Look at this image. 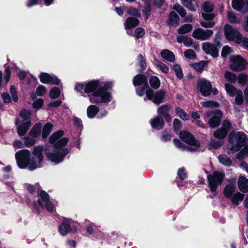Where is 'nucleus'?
<instances>
[{
	"label": "nucleus",
	"instance_id": "f257e3e1",
	"mask_svg": "<svg viewBox=\"0 0 248 248\" xmlns=\"http://www.w3.org/2000/svg\"><path fill=\"white\" fill-rule=\"evenodd\" d=\"M101 85V82L99 80H93L84 83H77L75 90L78 92L84 90L86 93H92L88 95L92 103H108L112 99V94L103 89H100Z\"/></svg>",
	"mask_w": 248,
	"mask_h": 248
},
{
	"label": "nucleus",
	"instance_id": "f03ea898",
	"mask_svg": "<svg viewBox=\"0 0 248 248\" xmlns=\"http://www.w3.org/2000/svg\"><path fill=\"white\" fill-rule=\"evenodd\" d=\"M42 146H37L33 148L32 155L28 150H23L17 152L15 157L19 168H27L30 170H33L42 166L44 156Z\"/></svg>",
	"mask_w": 248,
	"mask_h": 248
},
{
	"label": "nucleus",
	"instance_id": "7ed1b4c3",
	"mask_svg": "<svg viewBox=\"0 0 248 248\" xmlns=\"http://www.w3.org/2000/svg\"><path fill=\"white\" fill-rule=\"evenodd\" d=\"M63 135V131L60 130L53 133L49 138V142L54 144V150L46 153L47 158L56 163L62 162L65 156L69 153V150L65 147L68 140L63 138L58 140Z\"/></svg>",
	"mask_w": 248,
	"mask_h": 248
},
{
	"label": "nucleus",
	"instance_id": "20e7f679",
	"mask_svg": "<svg viewBox=\"0 0 248 248\" xmlns=\"http://www.w3.org/2000/svg\"><path fill=\"white\" fill-rule=\"evenodd\" d=\"M228 139L229 144L227 148L228 154H233L242 149L237 154L236 157L241 159L248 155V138L245 134L242 132H232L229 135Z\"/></svg>",
	"mask_w": 248,
	"mask_h": 248
},
{
	"label": "nucleus",
	"instance_id": "39448f33",
	"mask_svg": "<svg viewBox=\"0 0 248 248\" xmlns=\"http://www.w3.org/2000/svg\"><path fill=\"white\" fill-rule=\"evenodd\" d=\"M179 137L187 144V146H186L178 140L174 139L173 140L174 143L181 150L195 151L199 149L200 146L199 142L196 140L193 135L188 131H181L179 133Z\"/></svg>",
	"mask_w": 248,
	"mask_h": 248
},
{
	"label": "nucleus",
	"instance_id": "423d86ee",
	"mask_svg": "<svg viewBox=\"0 0 248 248\" xmlns=\"http://www.w3.org/2000/svg\"><path fill=\"white\" fill-rule=\"evenodd\" d=\"M224 30L225 37L228 41L240 44L242 35L237 28L229 24H226L224 26Z\"/></svg>",
	"mask_w": 248,
	"mask_h": 248
},
{
	"label": "nucleus",
	"instance_id": "0eeeda50",
	"mask_svg": "<svg viewBox=\"0 0 248 248\" xmlns=\"http://www.w3.org/2000/svg\"><path fill=\"white\" fill-rule=\"evenodd\" d=\"M230 61V68L234 71H240L245 70L248 64L246 60L239 55L231 56Z\"/></svg>",
	"mask_w": 248,
	"mask_h": 248
},
{
	"label": "nucleus",
	"instance_id": "6e6552de",
	"mask_svg": "<svg viewBox=\"0 0 248 248\" xmlns=\"http://www.w3.org/2000/svg\"><path fill=\"white\" fill-rule=\"evenodd\" d=\"M224 174L220 171H215L212 174L208 175V180L210 189L212 192L216 191L217 186L222 182Z\"/></svg>",
	"mask_w": 248,
	"mask_h": 248
},
{
	"label": "nucleus",
	"instance_id": "1a4fd4ad",
	"mask_svg": "<svg viewBox=\"0 0 248 248\" xmlns=\"http://www.w3.org/2000/svg\"><path fill=\"white\" fill-rule=\"evenodd\" d=\"M166 92L162 90H158L155 93L151 89H148L146 93L148 99L152 101L155 104L159 105L163 102Z\"/></svg>",
	"mask_w": 248,
	"mask_h": 248
},
{
	"label": "nucleus",
	"instance_id": "9d476101",
	"mask_svg": "<svg viewBox=\"0 0 248 248\" xmlns=\"http://www.w3.org/2000/svg\"><path fill=\"white\" fill-rule=\"evenodd\" d=\"M40 197L38 201L39 205L46 208L49 212H52L54 209V206L53 202L50 201L48 194L44 191H41Z\"/></svg>",
	"mask_w": 248,
	"mask_h": 248
},
{
	"label": "nucleus",
	"instance_id": "9b49d317",
	"mask_svg": "<svg viewBox=\"0 0 248 248\" xmlns=\"http://www.w3.org/2000/svg\"><path fill=\"white\" fill-rule=\"evenodd\" d=\"M197 88L202 95L207 96L211 93L212 85L209 81L205 78H202L198 81Z\"/></svg>",
	"mask_w": 248,
	"mask_h": 248
},
{
	"label": "nucleus",
	"instance_id": "f8f14e48",
	"mask_svg": "<svg viewBox=\"0 0 248 248\" xmlns=\"http://www.w3.org/2000/svg\"><path fill=\"white\" fill-rule=\"evenodd\" d=\"M206 115L208 117H211L208 121L211 127H216L219 124L222 117V114L220 110L209 111Z\"/></svg>",
	"mask_w": 248,
	"mask_h": 248
},
{
	"label": "nucleus",
	"instance_id": "ddd939ff",
	"mask_svg": "<svg viewBox=\"0 0 248 248\" xmlns=\"http://www.w3.org/2000/svg\"><path fill=\"white\" fill-rule=\"evenodd\" d=\"M213 34L211 30H204L202 28H197L193 31L192 36L197 39L206 40L208 39Z\"/></svg>",
	"mask_w": 248,
	"mask_h": 248
},
{
	"label": "nucleus",
	"instance_id": "4468645a",
	"mask_svg": "<svg viewBox=\"0 0 248 248\" xmlns=\"http://www.w3.org/2000/svg\"><path fill=\"white\" fill-rule=\"evenodd\" d=\"M39 78L40 81L44 84L59 85L60 83V80L55 75L47 73L41 72Z\"/></svg>",
	"mask_w": 248,
	"mask_h": 248
},
{
	"label": "nucleus",
	"instance_id": "2eb2a0df",
	"mask_svg": "<svg viewBox=\"0 0 248 248\" xmlns=\"http://www.w3.org/2000/svg\"><path fill=\"white\" fill-rule=\"evenodd\" d=\"M202 20L200 23L201 25L205 28L213 27L215 25L214 20L215 15L214 14L202 13Z\"/></svg>",
	"mask_w": 248,
	"mask_h": 248
},
{
	"label": "nucleus",
	"instance_id": "dca6fc26",
	"mask_svg": "<svg viewBox=\"0 0 248 248\" xmlns=\"http://www.w3.org/2000/svg\"><path fill=\"white\" fill-rule=\"evenodd\" d=\"M231 124L229 121L227 120L224 121L221 128L218 129L214 133V137L218 139H222L225 138L228 130L231 128Z\"/></svg>",
	"mask_w": 248,
	"mask_h": 248
},
{
	"label": "nucleus",
	"instance_id": "f3484780",
	"mask_svg": "<svg viewBox=\"0 0 248 248\" xmlns=\"http://www.w3.org/2000/svg\"><path fill=\"white\" fill-rule=\"evenodd\" d=\"M74 222L70 219H64L59 227V231L62 235H65L71 231Z\"/></svg>",
	"mask_w": 248,
	"mask_h": 248
},
{
	"label": "nucleus",
	"instance_id": "a211bd4d",
	"mask_svg": "<svg viewBox=\"0 0 248 248\" xmlns=\"http://www.w3.org/2000/svg\"><path fill=\"white\" fill-rule=\"evenodd\" d=\"M16 124L17 125V133L20 136L24 135L31 125L30 120H28L26 122H21L19 120H17Z\"/></svg>",
	"mask_w": 248,
	"mask_h": 248
},
{
	"label": "nucleus",
	"instance_id": "6ab92c4d",
	"mask_svg": "<svg viewBox=\"0 0 248 248\" xmlns=\"http://www.w3.org/2000/svg\"><path fill=\"white\" fill-rule=\"evenodd\" d=\"M139 24V20L133 17H128L124 23V29L127 34L132 35V31L130 30L138 26Z\"/></svg>",
	"mask_w": 248,
	"mask_h": 248
},
{
	"label": "nucleus",
	"instance_id": "aec40b11",
	"mask_svg": "<svg viewBox=\"0 0 248 248\" xmlns=\"http://www.w3.org/2000/svg\"><path fill=\"white\" fill-rule=\"evenodd\" d=\"M202 47L206 54H210L213 57L218 56V51L214 45L208 42H205L202 44Z\"/></svg>",
	"mask_w": 248,
	"mask_h": 248
},
{
	"label": "nucleus",
	"instance_id": "412c9836",
	"mask_svg": "<svg viewBox=\"0 0 248 248\" xmlns=\"http://www.w3.org/2000/svg\"><path fill=\"white\" fill-rule=\"evenodd\" d=\"M170 106L168 104L162 105L157 109V113L159 116L163 117L166 121L170 122L172 118L169 115Z\"/></svg>",
	"mask_w": 248,
	"mask_h": 248
},
{
	"label": "nucleus",
	"instance_id": "4be33fe9",
	"mask_svg": "<svg viewBox=\"0 0 248 248\" xmlns=\"http://www.w3.org/2000/svg\"><path fill=\"white\" fill-rule=\"evenodd\" d=\"M232 6L236 10L242 13L248 11V1H232Z\"/></svg>",
	"mask_w": 248,
	"mask_h": 248
},
{
	"label": "nucleus",
	"instance_id": "5701e85b",
	"mask_svg": "<svg viewBox=\"0 0 248 248\" xmlns=\"http://www.w3.org/2000/svg\"><path fill=\"white\" fill-rule=\"evenodd\" d=\"M150 124L152 128L156 130H160L163 127L164 121L160 116H157L150 120Z\"/></svg>",
	"mask_w": 248,
	"mask_h": 248
},
{
	"label": "nucleus",
	"instance_id": "b1692460",
	"mask_svg": "<svg viewBox=\"0 0 248 248\" xmlns=\"http://www.w3.org/2000/svg\"><path fill=\"white\" fill-rule=\"evenodd\" d=\"M239 189L243 193L248 191V179L245 176H240L238 180Z\"/></svg>",
	"mask_w": 248,
	"mask_h": 248
},
{
	"label": "nucleus",
	"instance_id": "393cba45",
	"mask_svg": "<svg viewBox=\"0 0 248 248\" xmlns=\"http://www.w3.org/2000/svg\"><path fill=\"white\" fill-rule=\"evenodd\" d=\"M133 81L135 86L144 85L147 87V78L142 75H138L135 76Z\"/></svg>",
	"mask_w": 248,
	"mask_h": 248
},
{
	"label": "nucleus",
	"instance_id": "a878e982",
	"mask_svg": "<svg viewBox=\"0 0 248 248\" xmlns=\"http://www.w3.org/2000/svg\"><path fill=\"white\" fill-rule=\"evenodd\" d=\"M236 191V187L234 186L228 185L224 188L223 193L225 197L230 199Z\"/></svg>",
	"mask_w": 248,
	"mask_h": 248
},
{
	"label": "nucleus",
	"instance_id": "bb28decb",
	"mask_svg": "<svg viewBox=\"0 0 248 248\" xmlns=\"http://www.w3.org/2000/svg\"><path fill=\"white\" fill-rule=\"evenodd\" d=\"M42 128V125L40 123L36 124L30 131L29 135L33 138L38 137L41 134Z\"/></svg>",
	"mask_w": 248,
	"mask_h": 248
},
{
	"label": "nucleus",
	"instance_id": "cd10ccee",
	"mask_svg": "<svg viewBox=\"0 0 248 248\" xmlns=\"http://www.w3.org/2000/svg\"><path fill=\"white\" fill-rule=\"evenodd\" d=\"M162 58L170 62H174L175 60L174 54L168 49H163L161 52Z\"/></svg>",
	"mask_w": 248,
	"mask_h": 248
},
{
	"label": "nucleus",
	"instance_id": "c85d7f7f",
	"mask_svg": "<svg viewBox=\"0 0 248 248\" xmlns=\"http://www.w3.org/2000/svg\"><path fill=\"white\" fill-rule=\"evenodd\" d=\"M244 194L240 192L236 191L235 194L230 199L232 203L235 205H238L243 201L244 198Z\"/></svg>",
	"mask_w": 248,
	"mask_h": 248
},
{
	"label": "nucleus",
	"instance_id": "c756f323",
	"mask_svg": "<svg viewBox=\"0 0 248 248\" xmlns=\"http://www.w3.org/2000/svg\"><path fill=\"white\" fill-rule=\"evenodd\" d=\"M179 17L174 12H171L169 16L168 24L173 27H176L179 24Z\"/></svg>",
	"mask_w": 248,
	"mask_h": 248
},
{
	"label": "nucleus",
	"instance_id": "7c9ffc66",
	"mask_svg": "<svg viewBox=\"0 0 248 248\" xmlns=\"http://www.w3.org/2000/svg\"><path fill=\"white\" fill-rule=\"evenodd\" d=\"M52 1H28L26 5L28 8H31L34 6L39 4L41 6L45 5L48 6L52 4Z\"/></svg>",
	"mask_w": 248,
	"mask_h": 248
},
{
	"label": "nucleus",
	"instance_id": "2f4dec72",
	"mask_svg": "<svg viewBox=\"0 0 248 248\" xmlns=\"http://www.w3.org/2000/svg\"><path fill=\"white\" fill-rule=\"evenodd\" d=\"M53 125L50 123H46L43 127L42 137L43 139H46L52 130Z\"/></svg>",
	"mask_w": 248,
	"mask_h": 248
},
{
	"label": "nucleus",
	"instance_id": "473e14b6",
	"mask_svg": "<svg viewBox=\"0 0 248 248\" xmlns=\"http://www.w3.org/2000/svg\"><path fill=\"white\" fill-rule=\"evenodd\" d=\"M99 111V108L95 105L89 106L87 109V113L89 118H93Z\"/></svg>",
	"mask_w": 248,
	"mask_h": 248
},
{
	"label": "nucleus",
	"instance_id": "72a5a7b5",
	"mask_svg": "<svg viewBox=\"0 0 248 248\" xmlns=\"http://www.w3.org/2000/svg\"><path fill=\"white\" fill-rule=\"evenodd\" d=\"M154 63L155 66L159 68L163 73H168L169 72V69L168 67L158 60L155 59Z\"/></svg>",
	"mask_w": 248,
	"mask_h": 248
},
{
	"label": "nucleus",
	"instance_id": "f704fd0d",
	"mask_svg": "<svg viewBox=\"0 0 248 248\" xmlns=\"http://www.w3.org/2000/svg\"><path fill=\"white\" fill-rule=\"evenodd\" d=\"M175 111L177 115L183 120H188L189 118V115L183 109L177 107L175 108Z\"/></svg>",
	"mask_w": 248,
	"mask_h": 248
},
{
	"label": "nucleus",
	"instance_id": "c9c22d12",
	"mask_svg": "<svg viewBox=\"0 0 248 248\" xmlns=\"http://www.w3.org/2000/svg\"><path fill=\"white\" fill-rule=\"evenodd\" d=\"M218 159L219 161L224 166L230 167L232 165L231 159L225 155H219Z\"/></svg>",
	"mask_w": 248,
	"mask_h": 248
},
{
	"label": "nucleus",
	"instance_id": "e433bc0d",
	"mask_svg": "<svg viewBox=\"0 0 248 248\" xmlns=\"http://www.w3.org/2000/svg\"><path fill=\"white\" fill-rule=\"evenodd\" d=\"M149 83L152 88L155 89H158L160 85V80L156 76L152 77L149 79Z\"/></svg>",
	"mask_w": 248,
	"mask_h": 248
},
{
	"label": "nucleus",
	"instance_id": "4c0bfd02",
	"mask_svg": "<svg viewBox=\"0 0 248 248\" xmlns=\"http://www.w3.org/2000/svg\"><path fill=\"white\" fill-rule=\"evenodd\" d=\"M183 5L190 11L196 10L197 6V1H183Z\"/></svg>",
	"mask_w": 248,
	"mask_h": 248
},
{
	"label": "nucleus",
	"instance_id": "58836bf2",
	"mask_svg": "<svg viewBox=\"0 0 248 248\" xmlns=\"http://www.w3.org/2000/svg\"><path fill=\"white\" fill-rule=\"evenodd\" d=\"M192 29V25L190 24H186L179 28L178 29V32L179 34H185L190 31Z\"/></svg>",
	"mask_w": 248,
	"mask_h": 248
},
{
	"label": "nucleus",
	"instance_id": "ea45409f",
	"mask_svg": "<svg viewBox=\"0 0 248 248\" xmlns=\"http://www.w3.org/2000/svg\"><path fill=\"white\" fill-rule=\"evenodd\" d=\"M225 89L227 93L231 96H234L238 90L230 83H226L225 84Z\"/></svg>",
	"mask_w": 248,
	"mask_h": 248
},
{
	"label": "nucleus",
	"instance_id": "a19ab883",
	"mask_svg": "<svg viewBox=\"0 0 248 248\" xmlns=\"http://www.w3.org/2000/svg\"><path fill=\"white\" fill-rule=\"evenodd\" d=\"M61 94V90L57 87L52 88L49 92V96L52 99L58 98Z\"/></svg>",
	"mask_w": 248,
	"mask_h": 248
},
{
	"label": "nucleus",
	"instance_id": "79ce46f5",
	"mask_svg": "<svg viewBox=\"0 0 248 248\" xmlns=\"http://www.w3.org/2000/svg\"><path fill=\"white\" fill-rule=\"evenodd\" d=\"M201 104L202 107L205 108H217L219 107V105L217 102L212 100L203 101Z\"/></svg>",
	"mask_w": 248,
	"mask_h": 248
},
{
	"label": "nucleus",
	"instance_id": "37998d69",
	"mask_svg": "<svg viewBox=\"0 0 248 248\" xmlns=\"http://www.w3.org/2000/svg\"><path fill=\"white\" fill-rule=\"evenodd\" d=\"M203 10L204 13H209L212 12L214 9L213 4L209 1H205L202 5Z\"/></svg>",
	"mask_w": 248,
	"mask_h": 248
},
{
	"label": "nucleus",
	"instance_id": "c03bdc74",
	"mask_svg": "<svg viewBox=\"0 0 248 248\" xmlns=\"http://www.w3.org/2000/svg\"><path fill=\"white\" fill-rule=\"evenodd\" d=\"M207 63L208 62L207 61H202L198 63H193L192 64V66L197 71L201 72Z\"/></svg>",
	"mask_w": 248,
	"mask_h": 248
},
{
	"label": "nucleus",
	"instance_id": "a18cd8bd",
	"mask_svg": "<svg viewBox=\"0 0 248 248\" xmlns=\"http://www.w3.org/2000/svg\"><path fill=\"white\" fill-rule=\"evenodd\" d=\"M36 138L31 137L29 135L25 137L24 144L27 147H31L36 142Z\"/></svg>",
	"mask_w": 248,
	"mask_h": 248
},
{
	"label": "nucleus",
	"instance_id": "49530a36",
	"mask_svg": "<svg viewBox=\"0 0 248 248\" xmlns=\"http://www.w3.org/2000/svg\"><path fill=\"white\" fill-rule=\"evenodd\" d=\"M248 82V76L244 73H241L238 77V82L243 86L245 85Z\"/></svg>",
	"mask_w": 248,
	"mask_h": 248
},
{
	"label": "nucleus",
	"instance_id": "de8ad7c7",
	"mask_svg": "<svg viewBox=\"0 0 248 248\" xmlns=\"http://www.w3.org/2000/svg\"><path fill=\"white\" fill-rule=\"evenodd\" d=\"M227 17L229 22L232 23H237L240 21V18L237 17L232 12H228Z\"/></svg>",
	"mask_w": 248,
	"mask_h": 248
},
{
	"label": "nucleus",
	"instance_id": "09e8293b",
	"mask_svg": "<svg viewBox=\"0 0 248 248\" xmlns=\"http://www.w3.org/2000/svg\"><path fill=\"white\" fill-rule=\"evenodd\" d=\"M20 116L22 118V120H20L21 122H26L28 120H30V115L31 112L30 111L26 110L25 109L22 110L20 113Z\"/></svg>",
	"mask_w": 248,
	"mask_h": 248
},
{
	"label": "nucleus",
	"instance_id": "8fccbe9b",
	"mask_svg": "<svg viewBox=\"0 0 248 248\" xmlns=\"http://www.w3.org/2000/svg\"><path fill=\"white\" fill-rule=\"evenodd\" d=\"M225 78L232 82H234L236 80V75L230 71H226L224 75Z\"/></svg>",
	"mask_w": 248,
	"mask_h": 248
},
{
	"label": "nucleus",
	"instance_id": "3c124183",
	"mask_svg": "<svg viewBox=\"0 0 248 248\" xmlns=\"http://www.w3.org/2000/svg\"><path fill=\"white\" fill-rule=\"evenodd\" d=\"M173 69L175 72L176 76L180 79L183 78L182 70L179 64H175L173 65Z\"/></svg>",
	"mask_w": 248,
	"mask_h": 248
},
{
	"label": "nucleus",
	"instance_id": "603ef678",
	"mask_svg": "<svg viewBox=\"0 0 248 248\" xmlns=\"http://www.w3.org/2000/svg\"><path fill=\"white\" fill-rule=\"evenodd\" d=\"M234 96H235V103L239 105H241L243 102L242 92L240 90H238L237 93L235 94Z\"/></svg>",
	"mask_w": 248,
	"mask_h": 248
},
{
	"label": "nucleus",
	"instance_id": "864d4df0",
	"mask_svg": "<svg viewBox=\"0 0 248 248\" xmlns=\"http://www.w3.org/2000/svg\"><path fill=\"white\" fill-rule=\"evenodd\" d=\"M134 34L136 39H138L144 36L145 34L144 30L141 28H138L135 30Z\"/></svg>",
	"mask_w": 248,
	"mask_h": 248
},
{
	"label": "nucleus",
	"instance_id": "5fc2aeb1",
	"mask_svg": "<svg viewBox=\"0 0 248 248\" xmlns=\"http://www.w3.org/2000/svg\"><path fill=\"white\" fill-rule=\"evenodd\" d=\"M232 52V49L228 46H225L222 48L221 56L226 58Z\"/></svg>",
	"mask_w": 248,
	"mask_h": 248
},
{
	"label": "nucleus",
	"instance_id": "6e6d98bb",
	"mask_svg": "<svg viewBox=\"0 0 248 248\" xmlns=\"http://www.w3.org/2000/svg\"><path fill=\"white\" fill-rule=\"evenodd\" d=\"M185 56L189 59H194L196 58V54L193 50L189 49L184 52Z\"/></svg>",
	"mask_w": 248,
	"mask_h": 248
},
{
	"label": "nucleus",
	"instance_id": "4d7b16f0",
	"mask_svg": "<svg viewBox=\"0 0 248 248\" xmlns=\"http://www.w3.org/2000/svg\"><path fill=\"white\" fill-rule=\"evenodd\" d=\"M10 92L12 95L13 100L15 102H17L18 100V97L16 94V90L14 86H11Z\"/></svg>",
	"mask_w": 248,
	"mask_h": 248
},
{
	"label": "nucleus",
	"instance_id": "13d9d810",
	"mask_svg": "<svg viewBox=\"0 0 248 248\" xmlns=\"http://www.w3.org/2000/svg\"><path fill=\"white\" fill-rule=\"evenodd\" d=\"M46 93V89L45 86H44L43 85L39 86L36 90V93L38 96H42L44 94H45Z\"/></svg>",
	"mask_w": 248,
	"mask_h": 248
},
{
	"label": "nucleus",
	"instance_id": "bf43d9fd",
	"mask_svg": "<svg viewBox=\"0 0 248 248\" xmlns=\"http://www.w3.org/2000/svg\"><path fill=\"white\" fill-rule=\"evenodd\" d=\"M173 9L175 10H176L181 16L184 17L186 16V11L179 5L177 4H175L174 6Z\"/></svg>",
	"mask_w": 248,
	"mask_h": 248
},
{
	"label": "nucleus",
	"instance_id": "052dcab7",
	"mask_svg": "<svg viewBox=\"0 0 248 248\" xmlns=\"http://www.w3.org/2000/svg\"><path fill=\"white\" fill-rule=\"evenodd\" d=\"M43 103L44 101L42 99H38L33 103V107L36 109L40 108L42 107Z\"/></svg>",
	"mask_w": 248,
	"mask_h": 248
},
{
	"label": "nucleus",
	"instance_id": "680f3d73",
	"mask_svg": "<svg viewBox=\"0 0 248 248\" xmlns=\"http://www.w3.org/2000/svg\"><path fill=\"white\" fill-rule=\"evenodd\" d=\"M62 103V101L58 100L48 103L47 107L51 109L60 106Z\"/></svg>",
	"mask_w": 248,
	"mask_h": 248
},
{
	"label": "nucleus",
	"instance_id": "e2e57ef3",
	"mask_svg": "<svg viewBox=\"0 0 248 248\" xmlns=\"http://www.w3.org/2000/svg\"><path fill=\"white\" fill-rule=\"evenodd\" d=\"M138 62L139 63V65L142 68H145V67L146 66L145 64V60L143 56L140 55L138 57Z\"/></svg>",
	"mask_w": 248,
	"mask_h": 248
},
{
	"label": "nucleus",
	"instance_id": "0e129e2a",
	"mask_svg": "<svg viewBox=\"0 0 248 248\" xmlns=\"http://www.w3.org/2000/svg\"><path fill=\"white\" fill-rule=\"evenodd\" d=\"M173 124V128L175 131H178L180 129L182 125L181 122L177 119H174Z\"/></svg>",
	"mask_w": 248,
	"mask_h": 248
},
{
	"label": "nucleus",
	"instance_id": "69168bd1",
	"mask_svg": "<svg viewBox=\"0 0 248 248\" xmlns=\"http://www.w3.org/2000/svg\"><path fill=\"white\" fill-rule=\"evenodd\" d=\"M102 85L100 87V89H103L106 91H107V89H110L113 86V83L111 81L106 82L104 83H102Z\"/></svg>",
	"mask_w": 248,
	"mask_h": 248
},
{
	"label": "nucleus",
	"instance_id": "338daca9",
	"mask_svg": "<svg viewBox=\"0 0 248 248\" xmlns=\"http://www.w3.org/2000/svg\"><path fill=\"white\" fill-rule=\"evenodd\" d=\"M95 225L93 223H90L86 228V231L88 235H91L93 232Z\"/></svg>",
	"mask_w": 248,
	"mask_h": 248
},
{
	"label": "nucleus",
	"instance_id": "774afa93",
	"mask_svg": "<svg viewBox=\"0 0 248 248\" xmlns=\"http://www.w3.org/2000/svg\"><path fill=\"white\" fill-rule=\"evenodd\" d=\"M177 174L179 178L181 180H184L186 177V174L185 170L183 168L178 170Z\"/></svg>",
	"mask_w": 248,
	"mask_h": 248
}]
</instances>
